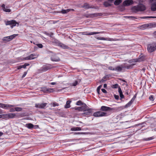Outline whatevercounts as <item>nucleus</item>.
Listing matches in <instances>:
<instances>
[{
  "label": "nucleus",
  "instance_id": "6e6552de",
  "mask_svg": "<svg viewBox=\"0 0 156 156\" xmlns=\"http://www.w3.org/2000/svg\"><path fill=\"white\" fill-rule=\"evenodd\" d=\"M47 104V103H37L35 104V107L36 108H38L41 109H45Z\"/></svg>",
  "mask_w": 156,
  "mask_h": 156
},
{
  "label": "nucleus",
  "instance_id": "6ab92c4d",
  "mask_svg": "<svg viewBox=\"0 0 156 156\" xmlns=\"http://www.w3.org/2000/svg\"><path fill=\"white\" fill-rule=\"evenodd\" d=\"M141 58H140L139 59H131L129 60L128 61V62L129 63H132V62H140L141 61H142V60H141Z\"/></svg>",
  "mask_w": 156,
  "mask_h": 156
},
{
  "label": "nucleus",
  "instance_id": "f8f14e48",
  "mask_svg": "<svg viewBox=\"0 0 156 156\" xmlns=\"http://www.w3.org/2000/svg\"><path fill=\"white\" fill-rule=\"evenodd\" d=\"M87 106L86 104L80 107H75V109L79 111H83L86 110V108H87Z\"/></svg>",
  "mask_w": 156,
  "mask_h": 156
},
{
  "label": "nucleus",
  "instance_id": "ea45409f",
  "mask_svg": "<svg viewBox=\"0 0 156 156\" xmlns=\"http://www.w3.org/2000/svg\"><path fill=\"white\" fill-rule=\"evenodd\" d=\"M149 100L151 101H153L154 100L153 96L152 95H151L149 97Z\"/></svg>",
  "mask_w": 156,
  "mask_h": 156
},
{
  "label": "nucleus",
  "instance_id": "cd10ccee",
  "mask_svg": "<svg viewBox=\"0 0 156 156\" xmlns=\"http://www.w3.org/2000/svg\"><path fill=\"white\" fill-rule=\"evenodd\" d=\"M14 106L12 105L5 104L4 109H8L12 107H14Z\"/></svg>",
  "mask_w": 156,
  "mask_h": 156
},
{
  "label": "nucleus",
  "instance_id": "de8ad7c7",
  "mask_svg": "<svg viewBox=\"0 0 156 156\" xmlns=\"http://www.w3.org/2000/svg\"><path fill=\"white\" fill-rule=\"evenodd\" d=\"M15 111V108H11L10 109V112H13Z\"/></svg>",
  "mask_w": 156,
  "mask_h": 156
},
{
  "label": "nucleus",
  "instance_id": "c85d7f7f",
  "mask_svg": "<svg viewBox=\"0 0 156 156\" xmlns=\"http://www.w3.org/2000/svg\"><path fill=\"white\" fill-rule=\"evenodd\" d=\"M51 90H52V89L44 88L43 90L44 92L47 93L51 92Z\"/></svg>",
  "mask_w": 156,
  "mask_h": 156
},
{
  "label": "nucleus",
  "instance_id": "2f4dec72",
  "mask_svg": "<svg viewBox=\"0 0 156 156\" xmlns=\"http://www.w3.org/2000/svg\"><path fill=\"white\" fill-rule=\"evenodd\" d=\"M1 6L2 7L3 10H10L8 9L9 8V6H6L5 8V5L4 4H3Z\"/></svg>",
  "mask_w": 156,
  "mask_h": 156
},
{
  "label": "nucleus",
  "instance_id": "0eeeda50",
  "mask_svg": "<svg viewBox=\"0 0 156 156\" xmlns=\"http://www.w3.org/2000/svg\"><path fill=\"white\" fill-rule=\"evenodd\" d=\"M16 36V34H13L9 36L5 37L3 38L2 40L5 41H9L13 39Z\"/></svg>",
  "mask_w": 156,
  "mask_h": 156
},
{
  "label": "nucleus",
  "instance_id": "864d4df0",
  "mask_svg": "<svg viewBox=\"0 0 156 156\" xmlns=\"http://www.w3.org/2000/svg\"><path fill=\"white\" fill-rule=\"evenodd\" d=\"M21 66L22 68H25L26 67V66L25 65V64L23 65H21Z\"/></svg>",
  "mask_w": 156,
  "mask_h": 156
},
{
  "label": "nucleus",
  "instance_id": "5701e85b",
  "mask_svg": "<svg viewBox=\"0 0 156 156\" xmlns=\"http://www.w3.org/2000/svg\"><path fill=\"white\" fill-rule=\"evenodd\" d=\"M86 35H93L95 34H97L100 33V32H88L87 31L86 32Z\"/></svg>",
  "mask_w": 156,
  "mask_h": 156
},
{
  "label": "nucleus",
  "instance_id": "2eb2a0df",
  "mask_svg": "<svg viewBox=\"0 0 156 156\" xmlns=\"http://www.w3.org/2000/svg\"><path fill=\"white\" fill-rule=\"evenodd\" d=\"M51 10H48V12L51 13H53L54 14H56L58 13H61L62 14H65L67 13L68 12H69V10H61L60 12H57V11H54L53 12H51Z\"/></svg>",
  "mask_w": 156,
  "mask_h": 156
},
{
  "label": "nucleus",
  "instance_id": "72a5a7b5",
  "mask_svg": "<svg viewBox=\"0 0 156 156\" xmlns=\"http://www.w3.org/2000/svg\"><path fill=\"white\" fill-rule=\"evenodd\" d=\"M102 86L101 85H100L97 88V91L98 94H100V90L101 88L102 87Z\"/></svg>",
  "mask_w": 156,
  "mask_h": 156
},
{
  "label": "nucleus",
  "instance_id": "13d9d810",
  "mask_svg": "<svg viewBox=\"0 0 156 156\" xmlns=\"http://www.w3.org/2000/svg\"><path fill=\"white\" fill-rule=\"evenodd\" d=\"M82 35H86V32H82Z\"/></svg>",
  "mask_w": 156,
  "mask_h": 156
},
{
  "label": "nucleus",
  "instance_id": "052dcab7",
  "mask_svg": "<svg viewBox=\"0 0 156 156\" xmlns=\"http://www.w3.org/2000/svg\"><path fill=\"white\" fill-rule=\"evenodd\" d=\"M25 66H26V67L27 66H29L30 65L29 64L27 63H25Z\"/></svg>",
  "mask_w": 156,
  "mask_h": 156
},
{
  "label": "nucleus",
  "instance_id": "ddd939ff",
  "mask_svg": "<svg viewBox=\"0 0 156 156\" xmlns=\"http://www.w3.org/2000/svg\"><path fill=\"white\" fill-rule=\"evenodd\" d=\"M5 117L8 119H12L16 116L15 113H7L3 115Z\"/></svg>",
  "mask_w": 156,
  "mask_h": 156
},
{
  "label": "nucleus",
  "instance_id": "f704fd0d",
  "mask_svg": "<svg viewBox=\"0 0 156 156\" xmlns=\"http://www.w3.org/2000/svg\"><path fill=\"white\" fill-rule=\"evenodd\" d=\"M132 103L130 101H129L127 104L124 106V108H128L132 104Z\"/></svg>",
  "mask_w": 156,
  "mask_h": 156
},
{
  "label": "nucleus",
  "instance_id": "f257e3e1",
  "mask_svg": "<svg viewBox=\"0 0 156 156\" xmlns=\"http://www.w3.org/2000/svg\"><path fill=\"white\" fill-rule=\"evenodd\" d=\"M113 108L105 106H101L100 110L101 111H98L93 113V115L95 117H106L108 116L112 113Z\"/></svg>",
  "mask_w": 156,
  "mask_h": 156
},
{
  "label": "nucleus",
  "instance_id": "f03ea898",
  "mask_svg": "<svg viewBox=\"0 0 156 156\" xmlns=\"http://www.w3.org/2000/svg\"><path fill=\"white\" fill-rule=\"evenodd\" d=\"M147 50L148 52L151 53L156 50V42H152L148 44Z\"/></svg>",
  "mask_w": 156,
  "mask_h": 156
},
{
  "label": "nucleus",
  "instance_id": "39448f33",
  "mask_svg": "<svg viewBox=\"0 0 156 156\" xmlns=\"http://www.w3.org/2000/svg\"><path fill=\"white\" fill-rule=\"evenodd\" d=\"M133 3L134 1L133 0H125L122 3V6L124 7L128 6Z\"/></svg>",
  "mask_w": 156,
  "mask_h": 156
},
{
  "label": "nucleus",
  "instance_id": "680f3d73",
  "mask_svg": "<svg viewBox=\"0 0 156 156\" xmlns=\"http://www.w3.org/2000/svg\"><path fill=\"white\" fill-rule=\"evenodd\" d=\"M114 0H108L109 2L112 3Z\"/></svg>",
  "mask_w": 156,
  "mask_h": 156
},
{
  "label": "nucleus",
  "instance_id": "bb28decb",
  "mask_svg": "<svg viewBox=\"0 0 156 156\" xmlns=\"http://www.w3.org/2000/svg\"><path fill=\"white\" fill-rule=\"evenodd\" d=\"M71 101H66V104L65 105V108H69L70 107V103Z\"/></svg>",
  "mask_w": 156,
  "mask_h": 156
},
{
  "label": "nucleus",
  "instance_id": "20e7f679",
  "mask_svg": "<svg viewBox=\"0 0 156 156\" xmlns=\"http://www.w3.org/2000/svg\"><path fill=\"white\" fill-rule=\"evenodd\" d=\"M84 112H85L83 113V115L87 117L91 115L93 113L92 109L89 108L88 107L86 108V110Z\"/></svg>",
  "mask_w": 156,
  "mask_h": 156
},
{
  "label": "nucleus",
  "instance_id": "a18cd8bd",
  "mask_svg": "<svg viewBox=\"0 0 156 156\" xmlns=\"http://www.w3.org/2000/svg\"><path fill=\"white\" fill-rule=\"evenodd\" d=\"M5 104L0 103V107L4 108Z\"/></svg>",
  "mask_w": 156,
  "mask_h": 156
},
{
  "label": "nucleus",
  "instance_id": "7ed1b4c3",
  "mask_svg": "<svg viewBox=\"0 0 156 156\" xmlns=\"http://www.w3.org/2000/svg\"><path fill=\"white\" fill-rule=\"evenodd\" d=\"M5 24L6 25H10L11 28H12L16 26V24H17V26H18L19 25V23L17 22L15 20H14L5 21Z\"/></svg>",
  "mask_w": 156,
  "mask_h": 156
},
{
  "label": "nucleus",
  "instance_id": "58836bf2",
  "mask_svg": "<svg viewBox=\"0 0 156 156\" xmlns=\"http://www.w3.org/2000/svg\"><path fill=\"white\" fill-rule=\"evenodd\" d=\"M154 139V137L153 136H152V137L147 138L145 139V140L146 141H148V140H153Z\"/></svg>",
  "mask_w": 156,
  "mask_h": 156
},
{
  "label": "nucleus",
  "instance_id": "e433bc0d",
  "mask_svg": "<svg viewBox=\"0 0 156 156\" xmlns=\"http://www.w3.org/2000/svg\"><path fill=\"white\" fill-rule=\"evenodd\" d=\"M150 25V24L149 23H147L143 25L142 26H141V27L144 28H146L149 26Z\"/></svg>",
  "mask_w": 156,
  "mask_h": 156
},
{
  "label": "nucleus",
  "instance_id": "9b49d317",
  "mask_svg": "<svg viewBox=\"0 0 156 156\" xmlns=\"http://www.w3.org/2000/svg\"><path fill=\"white\" fill-rule=\"evenodd\" d=\"M102 15V14L101 13H94L93 14H89L86 15V16L87 18L93 17L95 16H100Z\"/></svg>",
  "mask_w": 156,
  "mask_h": 156
},
{
  "label": "nucleus",
  "instance_id": "c756f323",
  "mask_svg": "<svg viewBox=\"0 0 156 156\" xmlns=\"http://www.w3.org/2000/svg\"><path fill=\"white\" fill-rule=\"evenodd\" d=\"M85 103L82 102L81 101H79L76 102V105H84Z\"/></svg>",
  "mask_w": 156,
  "mask_h": 156
},
{
  "label": "nucleus",
  "instance_id": "a19ab883",
  "mask_svg": "<svg viewBox=\"0 0 156 156\" xmlns=\"http://www.w3.org/2000/svg\"><path fill=\"white\" fill-rule=\"evenodd\" d=\"M78 84V81L75 80V82L72 84V85L73 86H75Z\"/></svg>",
  "mask_w": 156,
  "mask_h": 156
},
{
  "label": "nucleus",
  "instance_id": "603ef678",
  "mask_svg": "<svg viewBox=\"0 0 156 156\" xmlns=\"http://www.w3.org/2000/svg\"><path fill=\"white\" fill-rule=\"evenodd\" d=\"M22 68V67L21 66H18L17 69H20Z\"/></svg>",
  "mask_w": 156,
  "mask_h": 156
},
{
  "label": "nucleus",
  "instance_id": "423d86ee",
  "mask_svg": "<svg viewBox=\"0 0 156 156\" xmlns=\"http://www.w3.org/2000/svg\"><path fill=\"white\" fill-rule=\"evenodd\" d=\"M134 10H145L146 8L144 5L142 4H139L137 6H134L132 7Z\"/></svg>",
  "mask_w": 156,
  "mask_h": 156
},
{
  "label": "nucleus",
  "instance_id": "a211bd4d",
  "mask_svg": "<svg viewBox=\"0 0 156 156\" xmlns=\"http://www.w3.org/2000/svg\"><path fill=\"white\" fill-rule=\"evenodd\" d=\"M96 38L98 40H107L109 41H114L113 39L111 38H104L101 37H98Z\"/></svg>",
  "mask_w": 156,
  "mask_h": 156
},
{
  "label": "nucleus",
  "instance_id": "8fccbe9b",
  "mask_svg": "<svg viewBox=\"0 0 156 156\" xmlns=\"http://www.w3.org/2000/svg\"><path fill=\"white\" fill-rule=\"evenodd\" d=\"M27 74V72H24V74L22 76V78H23V77H24L26 76Z\"/></svg>",
  "mask_w": 156,
  "mask_h": 156
},
{
  "label": "nucleus",
  "instance_id": "4c0bfd02",
  "mask_svg": "<svg viewBox=\"0 0 156 156\" xmlns=\"http://www.w3.org/2000/svg\"><path fill=\"white\" fill-rule=\"evenodd\" d=\"M51 105H52L53 107L58 106H59V104L56 102H54L51 104Z\"/></svg>",
  "mask_w": 156,
  "mask_h": 156
},
{
  "label": "nucleus",
  "instance_id": "dca6fc26",
  "mask_svg": "<svg viewBox=\"0 0 156 156\" xmlns=\"http://www.w3.org/2000/svg\"><path fill=\"white\" fill-rule=\"evenodd\" d=\"M51 59L52 61L55 62H58L60 60L59 58L55 55H52Z\"/></svg>",
  "mask_w": 156,
  "mask_h": 156
},
{
  "label": "nucleus",
  "instance_id": "79ce46f5",
  "mask_svg": "<svg viewBox=\"0 0 156 156\" xmlns=\"http://www.w3.org/2000/svg\"><path fill=\"white\" fill-rule=\"evenodd\" d=\"M36 45L40 48H42L43 46L42 44H38Z\"/></svg>",
  "mask_w": 156,
  "mask_h": 156
},
{
  "label": "nucleus",
  "instance_id": "473e14b6",
  "mask_svg": "<svg viewBox=\"0 0 156 156\" xmlns=\"http://www.w3.org/2000/svg\"><path fill=\"white\" fill-rule=\"evenodd\" d=\"M104 5L105 7H108L111 5V4L107 2H105L104 3Z\"/></svg>",
  "mask_w": 156,
  "mask_h": 156
},
{
  "label": "nucleus",
  "instance_id": "b1692460",
  "mask_svg": "<svg viewBox=\"0 0 156 156\" xmlns=\"http://www.w3.org/2000/svg\"><path fill=\"white\" fill-rule=\"evenodd\" d=\"M71 131H80L81 130V128L80 127H72L70 129Z\"/></svg>",
  "mask_w": 156,
  "mask_h": 156
},
{
  "label": "nucleus",
  "instance_id": "37998d69",
  "mask_svg": "<svg viewBox=\"0 0 156 156\" xmlns=\"http://www.w3.org/2000/svg\"><path fill=\"white\" fill-rule=\"evenodd\" d=\"M118 86H119V85L118 84H115L113 85L112 88H116L118 87Z\"/></svg>",
  "mask_w": 156,
  "mask_h": 156
},
{
  "label": "nucleus",
  "instance_id": "338daca9",
  "mask_svg": "<svg viewBox=\"0 0 156 156\" xmlns=\"http://www.w3.org/2000/svg\"><path fill=\"white\" fill-rule=\"evenodd\" d=\"M136 94H135V95H134V96L133 97L135 99L136 97Z\"/></svg>",
  "mask_w": 156,
  "mask_h": 156
},
{
  "label": "nucleus",
  "instance_id": "393cba45",
  "mask_svg": "<svg viewBox=\"0 0 156 156\" xmlns=\"http://www.w3.org/2000/svg\"><path fill=\"white\" fill-rule=\"evenodd\" d=\"M26 127L29 129H32L34 127V125L30 123H27L26 125Z\"/></svg>",
  "mask_w": 156,
  "mask_h": 156
},
{
  "label": "nucleus",
  "instance_id": "412c9836",
  "mask_svg": "<svg viewBox=\"0 0 156 156\" xmlns=\"http://www.w3.org/2000/svg\"><path fill=\"white\" fill-rule=\"evenodd\" d=\"M118 91L121 98V99L123 98H124V96L122 94V92L120 87H118Z\"/></svg>",
  "mask_w": 156,
  "mask_h": 156
},
{
  "label": "nucleus",
  "instance_id": "7c9ffc66",
  "mask_svg": "<svg viewBox=\"0 0 156 156\" xmlns=\"http://www.w3.org/2000/svg\"><path fill=\"white\" fill-rule=\"evenodd\" d=\"M151 10H156V3H154L152 4L151 6Z\"/></svg>",
  "mask_w": 156,
  "mask_h": 156
},
{
  "label": "nucleus",
  "instance_id": "bf43d9fd",
  "mask_svg": "<svg viewBox=\"0 0 156 156\" xmlns=\"http://www.w3.org/2000/svg\"><path fill=\"white\" fill-rule=\"evenodd\" d=\"M143 10H134V12H135V13H137L138 11H142Z\"/></svg>",
  "mask_w": 156,
  "mask_h": 156
},
{
  "label": "nucleus",
  "instance_id": "6e6d98bb",
  "mask_svg": "<svg viewBox=\"0 0 156 156\" xmlns=\"http://www.w3.org/2000/svg\"><path fill=\"white\" fill-rule=\"evenodd\" d=\"M56 84L55 82H52L51 83V84L52 85H54Z\"/></svg>",
  "mask_w": 156,
  "mask_h": 156
},
{
  "label": "nucleus",
  "instance_id": "c9c22d12",
  "mask_svg": "<svg viewBox=\"0 0 156 156\" xmlns=\"http://www.w3.org/2000/svg\"><path fill=\"white\" fill-rule=\"evenodd\" d=\"M15 111H16L17 112H20L22 111V109L20 107H16L15 108Z\"/></svg>",
  "mask_w": 156,
  "mask_h": 156
},
{
  "label": "nucleus",
  "instance_id": "774afa93",
  "mask_svg": "<svg viewBox=\"0 0 156 156\" xmlns=\"http://www.w3.org/2000/svg\"><path fill=\"white\" fill-rule=\"evenodd\" d=\"M154 35H156V31L154 32Z\"/></svg>",
  "mask_w": 156,
  "mask_h": 156
},
{
  "label": "nucleus",
  "instance_id": "0e129e2a",
  "mask_svg": "<svg viewBox=\"0 0 156 156\" xmlns=\"http://www.w3.org/2000/svg\"><path fill=\"white\" fill-rule=\"evenodd\" d=\"M3 134V133L2 132H0V136H2Z\"/></svg>",
  "mask_w": 156,
  "mask_h": 156
},
{
  "label": "nucleus",
  "instance_id": "c03bdc74",
  "mask_svg": "<svg viewBox=\"0 0 156 156\" xmlns=\"http://www.w3.org/2000/svg\"><path fill=\"white\" fill-rule=\"evenodd\" d=\"M115 68H114L112 66H109L108 68V69H109L114 71L115 70Z\"/></svg>",
  "mask_w": 156,
  "mask_h": 156
},
{
  "label": "nucleus",
  "instance_id": "4d7b16f0",
  "mask_svg": "<svg viewBox=\"0 0 156 156\" xmlns=\"http://www.w3.org/2000/svg\"><path fill=\"white\" fill-rule=\"evenodd\" d=\"M107 84H104V87L105 88L107 87Z\"/></svg>",
  "mask_w": 156,
  "mask_h": 156
},
{
  "label": "nucleus",
  "instance_id": "69168bd1",
  "mask_svg": "<svg viewBox=\"0 0 156 156\" xmlns=\"http://www.w3.org/2000/svg\"><path fill=\"white\" fill-rule=\"evenodd\" d=\"M6 12H10L11 10H4Z\"/></svg>",
  "mask_w": 156,
  "mask_h": 156
},
{
  "label": "nucleus",
  "instance_id": "1a4fd4ad",
  "mask_svg": "<svg viewBox=\"0 0 156 156\" xmlns=\"http://www.w3.org/2000/svg\"><path fill=\"white\" fill-rule=\"evenodd\" d=\"M53 68L52 66L50 64H49L46 66H43L40 69L42 72H45Z\"/></svg>",
  "mask_w": 156,
  "mask_h": 156
},
{
  "label": "nucleus",
  "instance_id": "5fc2aeb1",
  "mask_svg": "<svg viewBox=\"0 0 156 156\" xmlns=\"http://www.w3.org/2000/svg\"><path fill=\"white\" fill-rule=\"evenodd\" d=\"M150 2L151 3H152L153 2H156V0H150Z\"/></svg>",
  "mask_w": 156,
  "mask_h": 156
},
{
  "label": "nucleus",
  "instance_id": "4be33fe9",
  "mask_svg": "<svg viewBox=\"0 0 156 156\" xmlns=\"http://www.w3.org/2000/svg\"><path fill=\"white\" fill-rule=\"evenodd\" d=\"M82 7L84 8L85 9L93 8L92 6H90L87 3H85Z\"/></svg>",
  "mask_w": 156,
  "mask_h": 156
},
{
  "label": "nucleus",
  "instance_id": "e2e57ef3",
  "mask_svg": "<svg viewBox=\"0 0 156 156\" xmlns=\"http://www.w3.org/2000/svg\"><path fill=\"white\" fill-rule=\"evenodd\" d=\"M146 18H156V17H154V16H151V17H146Z\"/></svg>",
  "mask_w": 156,
  "mask_h": 156
},
{
  "label": "nucleus",
  "instance_id": "4468645a",
  "mask_svg": "<svg viewBox=\"0 0 156 156\" xmlns=\"http://www.w3.org/2000/svg\"><path fill=\"white\" fill-rule=\"evenodd\" d=\"M123 66L121 64L116 67L115 69V70L118 72H122L123 71Z\"/></svg>",
  "mask_w": 156,
  "mask_h": 156
},
{
  "label": "nucleus",
  "instance_id": "aec40b11",
  "mask_svg": "<svg viewBox=\"0 0 156 156\" xmlns=\"http://www.w3.org/2000/svg\"><path fill=\"white\" fill-rule=\"evenodd\" d=\"M58 45L63 49H67L69 48V47L68 46L65 44H62L59 42H58Z\"/></svg>",
  "mask_w": 156,
  "mask_h": 156
},
{
  "label": "nucleus",
  "instance_id": "3c124183",
  "mask_svg": "<svg viewBox=\"0 0 156 156\" xmlns=\"http://www.w3.org/2000/svg\"><path fill=\"white\" fill-rule=\"evenodd\" d=\"M135 98H134L133 97L132 99H131V100L130 101H130L131 103H133V102L135 100Z\"/></svg>",
  "mask_w": 156,
  "mask_h": 156
},
{
  "label": "nucleus",
  "instance_id": "f3484780",
  "mask_svg": "<svg viewBox=\"0 0 156 156\" xmlns=\"http://www.w3.org/2000/svg\"><path fill=\"white\" fill-rule=\"evenodd\" d=\"M36 55L35 54H31L30 55L24 58V59L25 60H30L31 59H33L35 58V57H34Z\"/></svg>",
  "mask_w": 156,
  "mask_h": 156
},
{
  "label": "nucleus",
  "instance_id": "a878e982",
  "mask_svg": "<svg viewBox=\"0 0 156 156\" xmlns=\"http://www.w3.org/2000/svg\"><path fill=\"white\" fill-rule=\"evenodd\" d=\"M122 0H115L114 2V4L115 5H118L122 2Z\"/></svg>",
  "mask_w": 156,
  "mask_h": 156
},
{
  "label": "nucleus",
  "instance_id": "9d476101",
  "mask_svg": "<svg viewBox=\"0 0 156 156\" xmlns=\"http://www.w3.org/2000/svg\"><path fill=\"white\" fill-rule=\"evenodd\" d=\"M135 64L133 63L131 65H128L126 63H124L122 64V66H123V70L125 69H131L133 68V66L135 65Z\"/></svg>",
  "mask_w": 156,
  "mask_h": 156
},
{
  "label": "nucleus",
  "instance_id": "09e8293b",
  "mask_svg": "<svg viewBox=\"0 0 156 156\" xmlns=\"http://www.w3.org/2000/svg\"><path fill=\"white\" fill-rule=\"evenodd\" d=\"M101 90L102 91V92L104 93H107L106 90L105 89H101Z\"/></svg>",
  "mask_w": 156,
  "mask_h": 156
},
{
  "label": "nucleus",
  "instance_id": "49530a36",
  "mask_svg": "<svg viewBox=\"0 0 156 156\" xmlns=\"http://www.w3.org/2000/svg\"><path fill=\"white\" fill-rule=\"evenodd\" d=\"M114 97L115 99L118 100L119 99V97L118 95H116L115 94V95H114Z\"/></svg>",
  "mask_w": 156,
  "mask_h": 156
}]
</instances>
